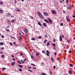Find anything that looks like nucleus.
Masks as SVG:
<instances>
[{
  "instance_id": "obj_37",
  "label": "nucleus",
  "mask_w": 75,
  "mask_h": 75,
  "mask_svg": "<svg viewBox=\"0 0 75 75\" xmlns=\"http://www.w3.org/2000/svg\"><path fill=\"white\" fill-rule=\"evenodd\" d=\"M63 25H64V24H63V23H61L60 24V25L61 26H63Z\"/></svg>"
},
{
  "instance_id": "obj_5",
  "label": "nucleus",
  "mask_w": 75,
  "mask_h": 75,
  "mask_svg": "<svg viewBox=\"0 0 75 75\" xmlns=\"http://www.w3.org/2000/svg\"><path fill=\"white\" fill-rule=\"evenodd\" d=\"M68 8H69V10H71L72 8V6L70 5L69 7H67V9H68Z\"/></svg>"
},
{
  "instance_id": "obj_16",
  "label": "nucleus",
  "mask_w": 75,
  "mask_h": 75,
  "mask_svg": "<svg viewBox=\"0 0 75 75\" xmlns=\"http://www.w3.org/2000/svg\"><path fill=\"white\" fill-rule=\"evenodd\" d=\"M38 24L39 25H40V26H42V25H41V23H40V22H38Z\"/></svg>"
},
{
  "instance_id": "obj_62",
  "label": "nucleus",
  "mask_w": 75,
  "mask_h": 75,
  "mask_svg": "<svg viewBox=\"0 0 75 75\" xmlns=\"http://www.w3.org/2000/svg\"><path fill=\"white\" fill-rule=\"evenodd\" d=\"M13 44H16V42H13Z\"/></svg>"
},
{
  "instance_id": "obj_45",
  "label": "nucleus",
  "mask_w": 75,
  "mask_h": 75,
  "mask_svg": "<svg viewBox=\"0 0 75 75\" xmlns=\"http://www.w3.org/2000/svg\"><path fill=\"white\" fill-rule=\"evenodd\" d=\"M47 55L48 57L50 55H49V54H48L47 52H46Z\"/></svg>"
},
{
  "instance_id": "obj_4",
  "label": "nucleus",
  "mask_w": 75,
  "mask_h": 75,
  "mask_svg": "<svg viewBox=\"0 0 75 75\" xmlns=\"http://www.w3.org/2000/svg\"><path fill=\"white\" fill-rule=\"evenodd\" d=\"M43 14L45 16H48V14L46 12H43Z\"/></svg>"
},
{
  "instance_id": "obj_22",
  "label": "nucleus",
  "mask_w": 75,
  "mask_h": 75,
  "mask_svg": "<svg viewBox=\"0 0 75 75\" xmlns=\"http://www.w3.org/2000/svg\"><path fill=\"white\" fill-rule=\"evenodd\" d=\"M15 21H14V20H12L11 21V22L12 23H14Z\"/></svg>"
},
{
  "instance_id": "obj_33",
  "label": "nucleus",
  "mask_w": 75,
  "mask_h": 75,
  "mask_svg": "<svg viewBox=\"0 0 75 75\" xmlns=\"http://www.w3.org/2000/svg\"><path fill=\"white\" fill-rule=\"evenodd\" d=\"M31 58H32V59H33V58H34V56H33V55H31Z\"/></svg>"
},
{
  "instance_id": "obj_54",
  "label": "nucleus",
  "mask_w": 75,
  "mask_h": 75,
  "mask_svg": "<svg viewBox=\"0 0 75 75\" xmlns=\"http://www.w3.org/2000/svg\"><path fill=\"white\" fill-rule=\"evenodd\" d=\"M0 54H3V52H0Z\"/></svg>"
},
{
  "instance_id": "obj_57",
  "label": "nucleus",
  "mask_w": 75,
  "mask_h": 75,
  "mask_svg": "<svg viewBox=\"0 0 75 75\" xmlns=\"http://www.w3.org/2000/svg\"><path fill=\"white\" fill-rule=\"evenodd\" d=\"M55 68H56V67L55 66H54V67H53V68L54 69H55Z\"/></svg>"
},
{
  "instance_id": "obj_59",
  "label": "nucleus",
  "mask_w": 75,
  "mask_h": 75,
  "mask_svg": "<svg viewBox=\"0 0 75 75\" xmlns=\"http://www.w3.org/2000/svg\"><path fill=\"white\" fill-rule=\"evenodd\" d=\"M54 55H57V53H56V52H55L54 53Z\"/></svg>"
},
{
  "instance_id": "obj_52",
  "label": "nucleus",
  "mask_w": 75,
  "mask_h": 75,
  "mask_svg": "<svg viewBox=\"0 0 75 75\" xmlns=\"http://www.w3.org/2000/svg\"><path fill=\"white\" fill-rule=\"evenodd\" d=\"M69 54H71V52H72V51H69Z\"/></svg>"
},
{
  "instance_id": "obj_42",
  "label": "nucleus",
  "mask_w": 75,
  "mask_h": 75,
  "mask_svg": "<svg viewBox=\"0 0 75 75\" xmlns=\"http://www.w3.org/2000/svg\"><path fill=\"white\" fill-rule=\"evenodd\" d=\"M42 53H44V54H45V52L44 50L42 51Z\"/></svg>"
},
{
  "instance_id": "obj_19",
  "label": "nucleus",
  "mask_w": 75,
  "mask_h": 75,
  "mask_svg": "<svg viewBox=\"0 0 75 75\" xmlns=\"http://www.w3.org/2000/svg\"><path fill=\"white\" fill-rule=\"evenodd\" d=\"M50 44V42H48L47 44V46H49Z\"/></svg>"
},
{
  "instance_id": "obj_64",
  "label": "nucleus",
  "mask_w": 75,
  "mask_h": 75,
  "mask_svg": "<svg viewBox=\"0 0 75 75\" xmlns=\"http://www.w3.org/2000/svg\"><path fill=\"white\" fill-rule=\"evenodd\" d=\"M60 3H62V1H59Z\"/></svg>"
},
{
  "instance_id": "obj_56",
  "label": "nucleus",
  "mask_w": 75,
  "mask_h": 75,
  "mask_svg": "<svg viewBox=\"0 0 75 75\" xmlns=\"http://www.w3.org/2000/svg\"><path fill=\"white\" fill-rule=\"evenodd\" d=\"M28 68L29 69H31V67H28Z\"/></svg>"
},
{
  "instance_id": "obj_2",
  "label": "nucleus",
  "mask_w": 75,
  "mask_h": 75,
  "mask_svg": "<svg viewBox=\"0 0 75 75\" xmlns=\"http://www.w3.org/2000/svg\"><path fill=\"white\" fill-rule=\"evenodd\" d=\"M47 20H48L49 21V23H50L51 24V23H52V20H51V19L50 18H47Z\"/></svg>"
},
{
  "instance_id": "obj_51",
  "label": "nucleus",
  "mask_w": 75,
  "mask_h": 75,
  "mask_svg": "<svg viewBox=\"0 0 75 75\" xmlns=\"http://www.w3.org/2000/svg\"><path fill=\"white\" fill-rule=\"evenodd\" d=\"M28 71H30V72H33V71H31V70L30 69H29L28 70Z\"/></svg>"
},
{
  "instance_id": "obj_38",
  "label": "nucleus",
  "mask_w": 75,
  "mask_h": 75,
  "mask_svg": "<svg viewBox=\"0 0 75 75\" xmlns=\"http://www.w3.org/2000/svg\"><path fill=\"white\" fill-rule=\"evenodd\" d=\"M69 2V0H67V1H66L67 4H68V3Z\"/></svg>"
},
{
  "instance_id": "obj_12",
  "label": "nucleus",
  "mask_w": 75,
  "mask_h": 75,
  "mask_svg": "<svg viewBox=\"0 0 75 75\" xmlns=\"http://www.w3.org/2000/svg\"><path fill=\"white\" fill-rule=\"evenodd\" d=\"M11 65L12 66H14L15 65V63L14 62H12V63H11Z\"/></svg>"
},
{
  "instance_id": "obj_17",
  "label": "nucleus",
  "mask_w": 75,
  "mask_h": 75,
  "mask_svg": "<svg viewBox=\"0 0 75 75\" xmlns=\"http://www.w3.org/2000/svg\"><path fill=\"white\" fill-rule=\"evenodd\" d=\"M20 53V55L21 56H23V54L21 52H19L18 53V54H19Z\"/></svg>"
},
{
  "instance_id": "obj_55",
  "label": "nucleus",
  "mask_w": 75,
  "mask_h": 75,
  "mask_svg": "<svg viewBox=\"0 0 75 75\" xmlns=\"http://www.w3.org/2000/svg\"><path fill=\"white\" fill-rule=\"evenodd\" d=\"M36 54L37 56H38V55H39V53H36Z\"/></svg>"
},
{
  "instance_id": "obj_36",
  "label": "nucleus",
  "mask_w": 75,
  "mask_h": 75,
  "mask_svg": "<svg viewBox=\"0 0 75 75\" xmlns=\"http://www.w3.org/2000/svg\"><path fill=\"white\" fill-rule=\"evenodd\" d=\"M2 58H4V55H2Z\"/></svg>"
},
{
  "instance_id": "obj_9",
  "label": "nucleus",
  "mask_w": 75,
  "mask_h": 75,
  "mask_svg": "<svg viewBox=\"0 0 75 75\" xmlns=\"http://www.w3.org/2000/svg\"><path fill=\"white\" fill-rule=\"evenodd\" d=\"M10 16V13H6V17H9V16Z\"/></svg>"
},
{
  "instance_id": "obj_27",
  "label": "nucleus",
  "mask_w": 75,
  "mask_h": 75,
  "mask_svg": "<svg viewBox=\"0 0 75 75\" xmlns=\"http://www.w3.org/2000/svg\"><path fill=\"white\" fill-rule=\"evenodd\" d=\"M18 66L19 67H21V68H23V66L22 65H19Z\"/></svg>"
},
{
  "instance_id": "obj_21",
  "label": "nucleus",
  "mask_w": 75,
  "mask_h": 75,
  "mask_svg": "<svg viewBox=\"0 0 75 75\" xmlns=\"http://www.w3.org/2000/svg\"><path fill=\"white\" fill-rule=\"evenodd\" d=\"M3 44H4V43L3 42H1L0 43V45H3Z\"/></svg>"
},
{
  "instance_id": "obj_14",
  "label": "nucleus",
  "mask_w": 75,
  "mask_h": 75,
  "mask_svg": "<svg viewBox=\"0 0 75 75\" xmlns=\"http://www.w3.org/2000/svg\"><path fill=\"white\" fill-rule=\"evenodd\" d=\"M5 30L6 31H8V32H9L10 31V30L8 29L7 28H6Z\"/></svg>"
},
{
  "instance_id": "obj_23",
  "label": "nucleus",
  "mask_w": 75,
  "mask_h": 75,
  "mask_svg": "<svg viewBox=\"0 0 75 75\" xmlns=\"http://www.w3.org/2000/svg\"><path fill=\"white\" fill-rule=\"evenodd\" d=\"M31 65H32L33 66H34V67H35V64L32 63H31Z\"/></svg>"
},
{
  "instance_id": "obj_1",
  "label": "nucleus",
  "mask_w": 75,
  "mask_h": 75,
  "mask_svg": "<svg viewBox=\"0 0 75 75\" xmlns=\"http://www.w3.org/2000/svg\"><path fill=\"white\" fill-rule=\"evenodd\" d=\"M37 12H38V14L39 16V17H40V18L42 20H43L44 18H43L44 17H43V16H42V15H41V13H40V12H39L38 11Z\"/></svg>"
},
{
  "instance_id": "obj_49",
  "label": "nucleus",
  "mask_w": 75,
  "mask_h": 75,
  "mask_svg": "<svg viewBox=\"0 0 75 75\" xmlns=\"http://www.w3.org/2000/svg\"><path fill=\"white\" fill-rule=\"evenodd\" d=\"M21 62H22V63H24V61H23V60H21Z\"/></svg>"
},
{
  "instance_id": "obj_26",
  "label": "nucleus",
  "mask_w": 75,
  "mask_h": 75,
  "mask_svg": "<svg viewBox=\"0 0 75 75\" xmlns=\"http://www.w3.org/2000/svg\"><path fill=\"white\" fill-rule=\"evenodd\" d=\"M47 42V40H44V43H45H45H46V42Z\"/></svg>"
},
{
  "instance_id": "obj_15",
  "label": "nucleus",
  "mask_w": 75,
  "mask_h": 75,
  "mask_svg": "<svg viewBox=\"0 0 75 75\" xmlns=\"http://www.w3.org/2000/svg\"><path fill=\"white\" fill-rule=\"evenodd\" d=\"M69 74H72V71H71V70H70L69 71Z\"/></svg>"
},
{
  "instance_id": "obj_32",
  "label": "nucleus",
  "mask_w": 75,
  "mask_h": 75,
  "mask_svg": "<svg viewBox=\"0 0 75 75\" xmlns=\"http://www.w3.org/2000/svg\"><path fill=\"white\" fill-rule=\"evenodd\" d=\"M42 75H47V74L45 73H42Z\"/></svg>"
},
{
  "instance_id": "obj_6",
  "label": "nucleus",
  "mask_w": 75,
  "mask_h": 75,
  "mask_svg": "<svg viewBox=\"0 0 75 75\" xmlns=\"http://www.w3.org/2000/svg\"><path fill=\"white\" fill-rule=\"evenodd\" d=\"M59 41H62V36L61 35H60L59 36Z\"/></svg>"
},
{
  "instance_id": "obj_29",
  "label": "nucleus",
  "mask_w": 75,
  "mask_h": 75,
  "mask_svg": "<svg viewBox=\"0 0 75 75\" xmlns=\"http://www.w3.org/2000/svg\"><path fill=\"white\" fill-rule=\"evenodd\" d=\"M2 70H3V71H4V69H6V68H2Z\"/></svg>"
},
{
  "instance_id": "obj_7",
  "label": "nucleus",
  "mask_w": 75,
  "mask_h": 75,
  "mask_svg": "<svg viewBox=\"0 0 75 75\" xmlns=\"http://www.w3.org/2000/svg\"><path fill=\"white\" fill-rule=\"evenodd\" d=\"M52 13L53 14H54L56 13V11L54 10H52Z\"/></svg>"
},
{
  "instance_id": "obj_43",
  "label": "nucleus",
  "mask_w": 75,
  "mask_h": 75,
  "mask_svg": "<svg viewBox=\"0 0 75 75\" xmlns=\"http://www.w3.org/2000/svg\"><path fill=\"white\" fill-rule=\"evenodd\" d=\"M30 18H31V19H34V18H33L32 16H30Z\"/></svg>"
},
{
  "instance_id": "obj_30",
  "label": "nucleus",
  "mask_w": 75,
  "mask_h": 75,
  "mask_svg": "<svg viewBox=\"0 0 75 75\" xmlns=\"http://www.w3.org/2000/svg\"><path fill=\"white\" fill-rule=\"evenodd\" d=\"M42 37L41 36H39L38 37V39H41Z\"/></svg>"
},
{
  "instance_id": "obj_41",
  "label": "nucleus",
  "mask_w": 75,
  "mask_h": 75,
  "mask_svg": "<svg viewBox=\"0 0 75 75\" xmlns=\"http://www.w3.org/2000/svg\"><path fill=\"white\" fill-rule=\"evenodd\" d=\"M46 52L47 53V54H50V52H49V51L48 50H46Z\"/></svg>"
},
{
  "instance_id": "obj_60",
  "label": "nucleus",
  "mask_w": 75,
  "mask_h": 75,
  "mask_svg": "<svg viewBox=\"0 0 75 75\" xmlns=\"http://www.w3.org/2000/svg\"><path fill=\"white\" fill-rule=\"evenodd\" d=\"M17 62H18V63H19V64H21V62H20L18 61H17Z\"/></svg>"
},
{
  "instance_id": "obj_3",
  "label": "nucleus",
  "mask_w": 75,
  "mask_h": 75,
  "mask_svg": "<svg viewBox=\"0 0 75 75\" xmlns=\"http://www.w3.org/2000/svg\"><path fill=\"white\" fill-rule=\"evenodd\" d=\"M69 17V16H68L66 17V20L68 22H70V19Z\"/></svg>"
},
{
  "instance_id": "obj_53",
  "label": "nucleus",
  "mask_w": 75,
  "mask_h": 75,
  "mask_svg": "<svg viewBox=\"0 0 75 75\" xmlns=\"http://www.w3.org/2000/svg\"><path fill=\"white\" fill-rule=\"evenodd\" d=\"M33 69H35H35H36V68H35V67H33Z\"/></svg>"
},
{
  "instance_id": "obj_47",
  "label": "nucleus",
  "mask_w": 75,
  "mask_h": 75,
  "mask_svg": "<svg viewBox=\"0 0 75 75\" xmlns=\"http://www.w3.org/2000/svg\"><path fill=\"white\" fill-rule=\"evenodd\" d=\"M1 50H4V47H1Z\"/></svg>"
},
{
  "instance_id": "obj_25",
  "label": "nucleus",
  "mask_w": 75,
  "mask_h": 75,
  "mask_svg": "<svg viewBox=\"0 0 75 75\" xmlns=\"http://www.w3.org/2000/svg\"><path fill=\"white\" fill-rule=\"evenodd\" d=\"M70 66L71 67H73V64H70Z\"/></svg>"
},
{
  "instance_id": "obj_35",
  "label": "nucleus",
  "mask_w": 75,
  "mask_h": 75,
  "mask_svg": "<svg viewBox=\"0 0 75 75\" xmlns=\"http://www.w3.org/2000/svg\"><path fill=\"white\" fill-rule=\"evenodd\" d=\"M16 11H20V10L18 9H17Z\"/></svg>"
},
{
  "instance_id": "obj_13",
  "label": "nucleus",
  "mask_w": 75,
  "mask_h": 75,
  "mask_svg": "<svg viewBox=\"0 0 75 75\" xmlns=\"http://www.w3.org/2000/svg\"><path fill=\"white\" fill-rule=\"evenodd\" d=\"M45 21L47 23H49V22L47 20V19H45Z\"/></svg>"
},
{
  "instance_id": "obj_61",
  "label": "nucleus",
  "mask_w": 75,
  "mask_h": 75,
  "mask_svg": "<svg viewBox=\"0 0 75 75\" xmlns=\"http://www.w3.org/2000/svg\"><path fill=\"white\" fill-rule=\"evenodd\" d=\"M63 12L64 13H65V11L64 10H63Z\"/></svg>"
},
{
  "instance_id": "obj_20",
  "label": "nucleus",
  "mask_w": 75,
  "mask_h": 75,
  "mask_svg": "<svg viewBox=\"0 0 75 75\" xmlns=\"http://www.w3.org/2000/svg\"><path fill=\"white\" fill-rule=\"evenodd\" d=\"M3 4V2H1V1H0V5H2V4Z\"/></svg>"
},
{
  "instance_id": "obj_39",
  "label": "nucleus",
  "mask_w": 75,
  "mask_h": 75,
  "mask_svg": "<svg viewBox=\"0 0 75 75\" xmlns=\"http://www.w3.org/2000/svg\"><path fill=\"white\" fill-rule=\"evenodd\" d=\"M51 59L52 61H54V59H53V58L51 57Z\"/></svg>"
},
{
  "instance_id": "obj_11",
  "label": "nucleus",
  "mask_w": 75,
  "mask_h": 75,
  "mask_svg": "<svg viewBox=\"0 0 75 75\" xmlns=\"http://www.w3.org/2000/svg\"><path fill=\"white\" fill-rule=\"evenodd\" d=\"M43 26H44V27H47V23H44L43 24Z\"/></svg>"
},
{
  "instance_id": "obj_44",
  "label": "nucleus",
  "mask_w": 75,
  "mask_h": 75,
  "mask_svg": "<svg viewBox=\"0 0 75 75\" xmlns=\"http://www.w3.org/2000/svg\"><path fill=\"white\" fill-rule=\"evenodd\" d=\"M45 37L46 38H47L48 37V36L46 35H45Z\"/></svg>"
},
{
  "instance_id": "obj_10",
  "label": "nucleus",
  "mask_w": 75,
  "mask_h": 75,
  "mask_svg": "<svg viewBox=\"0 0 75 75\" xmlns=\"http://www.w3.org/2000/svg\"><path fill=\"white\" fill-rule=\"evenodd\" d=\"M18 38L19 40H20V41H21V40H22V38H21V37L20 36H19Z\"/></svg>"
},
{
  "instance_id": "obj_40",
  "label": "nucleus",
  "mask_w": 75,
  "mask_h": 75,
  "mask_svg": "<svg viewBox=\"0 0 75 75\" xmlns=\"http://www.w3.org/2000/svg\"><path fill=\"white\" fill-rule=\"evenodd\" d=\"M19 71H20V72H22V70L21 69H19Z\"/></svg>"
},
{
  "instance_id": "obj_34",
  "label": "nucleus",
  "mask_w": 75,
  "mask_h": 75,
  "mask_svg": "<svg viewBox=\"0 0 75 75\" xmlns=\"http://www.w3.org/2000/svg\"><path fill=\"white\" fill-rule=\"evenodd\" d=\"M52 45L54 47H56V45H55V43H53Z\"/></svg>"
},
{
  "instance_id": "obj_31",
  "label": "nucleus",
  "mask_w": 75,
  "mask_h": 75,
  "mask_svg": "<svg viewBox=\"0 0 75 75\" xmlns=\"http://www.w3.org/2000/svg\"><path fill=\"white\" fill-rule=\"evenodd\" d=\"M11 18H14V15H11Z\"/></svg>"
},
{
  "instance_id": "obj_28",
  "label": "nucleus",
  "mask_w": 75,
  "mask_h": 75,
  "mask_svg": "<svg viewBox=\"0 0 75 75\" xmlns=\"http://www.w3.org/2000/svg\"><path fill=\"white\" fill-rule=\"evenodd\" d=\"M31 39L32 40H35V39L34 38H32Z\"/></svg>"
},
{
  "instance_id": "obj_58",
  "label": "nucleus",
  "mask_w": 75,
  "mask_h": 75,
  "mask_svg": "<svg viewBox=\"0 0 75 75\" xmlns=\"http://www.w3.org/2000/svg\"><path fill=\"white\" fill-rule=\"evenodd\" d=\"M10 44L11 45H13V44L12 43L10 42Z\"/></svg>"
},
{
  "instance_id": "obj_50",
  "label": "nucleus",
  "mask_w": 75,
  "mask_h": 75,
  "mask_svg": "<svg viewBox=\"0 0 75 75\" xmlns=\"http://www.w3.org/2000/svg\"><path fill=\"white\" fill-rule=\"evenodd\" d=\"M62 37L63 38H64V35L62 34Z\"/></svg>"
},
{
  "instance_id": "obj_48",
  "label": "nucleus",
  "mask_w": 75,
  "mask_h": 75,
  "mask_svg": "<svg viewBox=\"0 0 75 75\" xmlns=\"http://www.w3.org/2000/svg\"><path fill=\"white\" fill-rule=\"evenodd\" d=\"M53 50H56V48H55V47H53Z\"/></svg>"
},
{
  "instance_id": "obj_46",
  "label": "nucleus",
  "mask_w": 75,
  "mask_h": 75,
  "mask_svg": "<svg viewBox=\"0 0 75 75\" xmlns=\"http://www.w3.org/2000/svg\"><path fill=\"white\" fill-rule=\"evenodd\" d=\"M19 34L20 36H21V33L20 32H19Z\"/></svg>"
},
{
  "instance_id": "obj_18",
  "label": "nucleus",
  "mask_w": 75,
  "mask_h": 75,
  "mask_svg": "<svg viewBox=\"0 0 75 75\" xmlns=\"http://www.w3.org/2000/svg\"><path fill=\"white\" fill-rule=\"evenodd\" d=\"M3 11L2 10L0 9V13H3Z\"/></svg>"
},
{
  "instance_id": "obj_63",
  "label": "nucleus",
  "mask_w": 75,
  "mask_h": 75,
  "mask_svg": "<svg viewBox=\"0 0 75 75\" xmlns=\"http://www.w3.org/2000/svg\"><path fill=\"white\" fill-rule=\"evenodd\" d=\"M73 18H75V16L74 15L72 16Z\"/></svg>"
},
{
  "instance_id": "obj_8",
  "label": "nucleus",
  "mask_w": 75,
  "mask_h": 75,
  "mask_svg": "<svg viewBox=\"0 0 75 75\" xmlns=\"http://www.w3.org/2000/svg\"><path fill=\"white\" fill-rule=\"evenodd\" d=\"M24 31L25 33H28V29L27 28L25 29Z\"/></svg>"
},
{
  "instance_id": "obj_24",
  "label": "nucleus",
  "mask_w": 75,
  "mask_h": 75,
  "mask_svg": "<svg viewBox=\"0 0 75 75\" xmlns=\"http://www.w3.org/2000/svg\"><path fill=\"white\" fill-rule=\"evenodd\" d=\"M1 37L2 38H4V36L3 35H2L1 36Z\"/></svg>"
}]
</instances>
